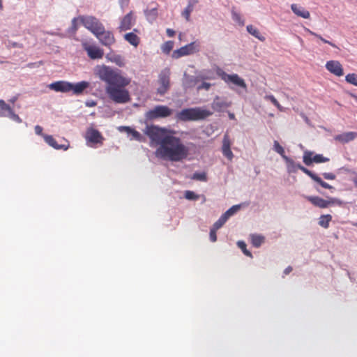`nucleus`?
Masks as SVG:
<instances>
[{
	"label": "nucleus",
	"mask_w": 357,
	"mask_h": 357,
	"mask_svg": "<svg viewBox=\"0 0 357 357\" xmlns=\"http://www.w3.org/2000/svg\"><path fill=\"white\" fill-rule=\"evenodd\" d=\"M99 78L107 83L105 91L109 98L115 103L124 104L130 101V96L126 86L130 79L112 68L103 66L98 71Z\"/></svg>",
	"instance_id": "1"
},
{
	"label": "nucleus",
	"mask_w": 357,
	"mask_h": 357,
	"mask_svg": "<svg viewBox=\"0 0 357 357\" xmlns=\"http://www.w3.org/2000/svg\"><path fill=\"white\" fill-rule=\"evenodd\" d=\"M188 153V148L182 143L180 138L172 134L165 139L164 144L159 146L155 152L157 158L173 162L183 160L187 158Z\"/></svg>",
	"instance_id": "2"
},
{
	"label": "nucleus",
	"mask_w": 357,
	"mask_h": 357,
	"mask_svg": "<svg viewBox=\"0 0 357 357\" xmlns=\"http://www.w3.org/2000/svg\"><path fill=\"white\" fill-rule=\"evenodd\" d=\"M90 83L87 81H82L73 84L67 81H56L49 85V89L56 92L68 93L72 91L74 95L79 96L84 91L88 89Z\"/></svg>",
	"instance_id": "3"
},
{
	"label": "nucleus",
	"mask_w": 357,
	"mask_h": 357,
	"mask_svg": "<svg viewBox=\"0 0 357 357\" xmlns=\"http://www.w3.org/2000/svg\"><path fill=\"white\" fill-rule=\"evenodd\" d=\"M213 112L202 107L183 109L176 115L178 120L182 121L204 120L211 116Z\"/></svg>",
	"instance_id": "4"
},
{
	"label": "nucleus",
	"mask_w": 357,
	"mask_h": 357,
	"mask_svg": "<svg viewBox=\"0 0 357 357\" xmlns=\"http://www.w3.org/2000/svg\"><path fill=\"white\" fill-rule=\"evenodd\" d=\"M144 132L150 138L151 143L160 146L172 135V131L155 125L146 126Z\"/></svg>",
	"instance_id": "5"
},
{
	"label": "nucleus",
	"mask_w": 357,
	"mask_h": 357,
	"mask_svg": "<svg viewBox=\"0 0 357 357\" xmlns=\"http://www.w3.org/2000/svg\"><path fill=\"white\" fill-rule=\"evenodd\" d=\"M216 73L225 83H231L237 86L242 88L244 91H247V84L245 80L239 77L238 75H229L220 68H217Z\"/></svg>",
	"instance_id": "6"
},
{
	"label": "nucleus",
	"mask_w": 357,
	"mask_h": 357,
	"mask_svg": "<svg viewBox=\"0 0 357 357\" xmlns=\"http://www.w3.org/2000/svg\"><path fill=\"white\" fill-rule=\"evenodd\" d=\"M79 22L95 36L102 30V24L95 17L81 15Z\"/></svg>",
	"instance_id": "7"
},
{
	"label": "nucleus",
	"mask_w": 357,
	"mask_h": 357,
	"mask_svg": "<svg viewBox=\"0 0 357 357\" xmlns=\"http://www.w3.org/2000/svg\"><path fill=\"white\" fill-rule=\"evenodd\" d=\"M200 49L199 43L193 41L179 49L174 50L172 52V56L173 59H178L182 56H188L198 52Z\"/></svg>",
	"instance_id": "8"
},
{
	"label": "nucleus",
	"mask_w": 357,
	"mask_h": 357,
	"mask_svg": "<svg viewBox=\"0 0 357 357\" xmlns=\"http://www.w3.org/2000/svg\"><path fill=\"white\" fill-rule=\"evenodd\" d=\"M173 110L166 105H157L148 111L145 116L147 119L153 120L159 118H166L172 115Z\"/></svg>",
	"instance_id": "9"
},
{
	"label": "nucleus",
	"mask_w": 357,
	"mask_h": 357,
	"mask_svg": "<svg viewBox=\"0 0 357 357\" xmlns=\"http://www.w3.org/2000/svg\"><path fill=\"white\" fill-rule=\"evenodd\" d=\"M158 83L159 86L157 89V93L162 96L165 94L170 87V72L169 69H166L160 73Z\"/></svg>",
	"instance_id": "10"
},
{
	"label": "nucleus",
	"mask_w": 357,
	"mask_h": 357,
	"mask_svg": "<svg viewBox=\"0 0 357 357\" xmlns=\"http://www.w3.org/2000/svg\"><path fill=\"white\" fill-rule=\"evenodd\" d=\"M0 117H9L18 123L22 122V119L14 112L13 108L3 100H0Z\"/></svg>",
	"instance_id": "11"
},
{
	"label": "nucleus",
	"mask_w": 357,
	"mask_h": 357,
	"mask_svg": "<svg viewBox=\"0 0 357 357\" xmlns=\"http://www.w3.org/2000/svg\"><path fill=\"white\" fill-rule=\"evenodd\" d=\"M314 153L312 151H306L303 153V162L307 165H311L313 162L315 163H322L326 162L329 161V158L324 157L321 154H316L313 155Z\"/></svg>",
	"instance_id": "12"
},
{
	"label": "nucleus",
	"mask_w": 357,
	"mask_h": 357,
	"mask_svg": "<svg viewBox=\"0 0 357 357\" xmlns=\"http://www.w3.org/2000/svg\"><path fill=\"white\" fill-rule=\"evenodd\" d=\"M83 49L86 52L88 56L91 59H102L104 56V51L98 46L89 45L86 42L82 43Z\"/></svg>",
	"instance_id": "13"
},
{
	"label": "nucleus",
	"mask_w": 357,
	"mask_h": 357,
	"mask_svg": "<svg viewBox=\"0 0 357 357\" xmlns=\"http://www.w3.org/2000/svg\"><path fill=\"white\" fill-rule=\"evenodd\" d=\"M100 42L105 46L109 47L115 43L113 33L109 31H105L104 26L102 30L96 35Z\"/></svg>",
	"instance_id": "14"
},
{
	"label": "nucleus",
	"mask_w": 357,
	"mask_h": 357,
	"mask_svg": "<svg viewBox=\"0 0 357 357\" xmlns=\"http://www.w3.org/2000/svg\"><path fill=\"white\" fill-rule=\"evenodd\" d=\"M297 168L301 170L303 173L309 176L313 181L319 183L321 187L326 189H333V187L329 185L328 183L324 181L319 176H318L316 174L313 173L308 169L298 164L297 165Z\"/></svg>",
	"instance_id": "15"
},
{
	"label": "nucleus",
	"mask_w": 357,
	"mask_h": 357,
	"mask_svg": "<svg viewBox=\"0 0 357 357\" xmlns=\"http://www.w3.org/2000/svg\"><path fill=\"white\" fill-rule=\"evenodd\" d=\"M305 197L314 206L321 208H326L335 202L333 199H331L330 200H326L318 196H305Z\"/></svg>",
	"instance_id": "16"
},
{
	"label": "nucleus",
	"mask_w": 357,
	"mask_h": 357,
	"mask_svg": "<svg viewBox=\"0 0 357 357\" xmlns=\"http://www.w3.org/2000/svg\"><path fill=\"white\" fill-rule=\"evenodd\" d=\"M135 23V17L132 11H130L121 20L119 29L121 31H127Z\"/></svg>",
	"instance_id": "17"
},
{
	"label": "nucleus",
	"mask_w": 357,
	"mask_h": 357,
	"mask_svg": "<svg viewBox=\"0 0 357 357\" xmlns=\"http://www.w3.org/2000/svg\"><path fill=\"white\" fill-rule=\"evenodd\" d=\"M85 137L87 142L93 144H102L104 139L101 133L98 130L92 128L86 130Z\"/></svg>",
	"instance_id": "18"
},
{
	"label": "nucleus",
	"mask_w": 357,
	"mask_h": 357,
	"mask_svg": "<svg viewBox=\"0 0 357 357\" xmlns=\"http://www.w3.org/2000/svg\"><path fill=\"white\" fill-rule=\"evenodd\" d=\"M325 66L327 70L336 76L340 77L344 74L342 66L338 61H328L326 62Z\"/></svg>",
	"instance_id": "19"
},
{
	"label": "nucleus",
	"mask_w": 357,
	"mask_h": 357,
	"mask_svg": "<svg viewBox=\"0 0 357 357\" xmlns=\"http://www.w3.org/2000/svg\"><path fill=\"white\" fill-rule=\"evenodd\" d=\"M273 146H274V150L278 153H279L284 158V160L286 161V162L289 165V167H291L292 169L291 171L295 172L296 170V169H298L297 165L298 164H297V165L295 164V162H294L293 160H291V158H289L287 155H285L284 150L283 147L279 144V142L278 141H274Z\"/></svg>",
	"instance_id": "20"
},
{
	"label": "nucleus",
	"mask_w": 357,
	"mask_h": 357,
	"mask_svg": "<svg viewBox=\"0 0 357 357\" xmlns=\"http://www.w3.org/2000/svg\"><path fill=\"white\" fill-rule=\"evenodd\" d=\"M222 154L229 160H231L234 155L231 151V142L229 137L227 134H225L222 141Z\"/></svg>",
	"instance_id": "21"
},
{
	"label": "nucleus",
	"mask_w": 357,
	"mask_h": 357,
	"mask_svg": "<svg viewBox=\"0 0 357 357\" xmlns=\"http://www.w3.org/2000/svg\"><path fill=\"white\" fill-rule=\"evenodd\" d=\"M43 139L48 145L57 150L63 149L66 151L69 147V142L68 141H66V144H59L52 135H43Z\"/></svg>",
	"instance_id": "22"
},
{
	"label": "nucleus",
	"mask_w": 357,
	"mask_h": 357,
	"mask_svg": "<svg viewBox=\"0 0 357 357\" xmlns=\"http://www.w3.org/2000/svg\"><path fill=\"white\" fill-rule=\"evenodd\" d=\"M136 33H139V30L134 29L133 31L127 33L124 35V39L134 47H137L140 43V38Z\"/></svg>",
	"instance_id": "23"
},
{
	"label": "nucleus",
	"mask_w": 357,
	"mask_h": 357,
	"mask_svg": "<svg viewBox=\"0 0 357 357\" xmlns=\"http://www.w3.org/2000/svg\"><path fill=\"white\" fill-rule=\"evenodd\" d=\"M357 137V132H347L336 135L334 139L341 143L345 144L355 139Z\"/></svg>",
	"instance_id": "24"
},
{
	"label": "nucleus",
	"mask_w": 357,
	"mask_h": 357,
	"mask_svg": "<svg viewBox=\"0 0 357 357\" xmlns=\"http://www.w3.org/2000/svg\"><path fill=\"white\" fill-rule=\"evenodd\" d=\"M291 8L292 11L298 17L304 19H308L310 17V12L298 4H292L291 6Z\"/></svg>",
	"instance_id": "25"
},
{
	"label": "nucleus",
	"mask_w": 357,
	"mask_h": 357,
	"mask_svg": "<svg viewBox=\"0 0 357 357\" xmlns=\"http://www.w3.org/2000/svg\"><path fill=\"white\" fill-rule=\"evenodd\" d=\"M207 79L206 77H197L192 80V86H197V91L201 90H206L208 91L211 86V84L206 82H201L202 79Z\"/></svg>",
	"instance_id": "26"
},
{
	"label": "nucleus",
	"mask_w": 357,
	"mask_h": 357,
	"mask_svg": "<svg viewBox=\"0 0 357 357\" xmlns=\"http://www.w3.org/2000/svg\"><path fill=\"white\" fill-rule=\"evenodd\" d=\"M198 3V0H190L188 1V6L182 12V16L186 20V21L189 22L190 19V14L194 10L195 6Z\"/></svg>",
	"instance_id": "27"
},
{
	"label": "nucleus",
	"mask_w": 357,
	"mask_h": 357,
	"mask_svg": "<svg viewBox=\"0 0 357 357\" xmlns=\"http://www.w3.org/2000/svg\"><path fill=\"white\" fill-rule=\"evenodd\" d=\"M121 130H125L127 132L128 134L131 135L132 139L137 141L143 142L144 140V138L142 136V135L135 129H132L128 126H123L121 128Z\"/></svg>",
	"instance_id": "28"
},
{
	"label": "nucleus",
	"mask_w": 357,
	"mask_h": 357,
	"mask_svg": "<svg viewBox=\"0 0 357 357\" xmlns=\"http://www.w3.org/2000/svg\"><path fill=\"white\" fill-rule=\"evenodd\" d=\"M212 108L217 112L221 111L222 108L227 107L226 102L221 100L219 97H216L211 104Z\"/></svg>",
	"instance_id": "29"
},
{
	"label": "nucleus",
	"mask_w": 357,
	"mask_h": 357,
	"mask_svg": "<svg viewBox=\"0 0 357 357\" xmlns=\"http://www.w3.org/2000/svg\"><path fill=\"white\" fill-rule=\"evenodd\" d=\"M246 29H247L248 32L250 34H251L252 36H253L254 37L257 38V39H259L261 41H264L265 40V37L263 36L260 33V31H259V29H257L253 25H251V24L250 25H248Z\"/></svg>",
	"instance_id": "30"
},
{
	"label": "nucleus",
	"mask_w": 357,
	"mask_h": 357,
	"mask_svg": "<svg viewBox=\"0 0 357 357\" xmlns=\"http://www.w3.org/2000/svg\"><path fill=\"white\" fill-rule=\"evenodd\" d=\"M332 220V216L330 214L327 215H321L319 218V225L327 229L329 227V223Z\"/></svg>",
	"instance_id": "31"
},
{
	"label": "nucleus",
	"mask_w": 357,
	"mask_h": 357,
	"mask_svg": "<svg viewBox=\"0 0 357 357\" xmlns=\"http://www.w3.org/2000/svg\"><path fill=\"white\" fill-rule=\"evenodd\" d=\"M79 22V16L78 17H74L71 22V26L68 29V33L75 36L78 30V23Z\"/></svg>",
	"instance_id": "32"
},
{
	"label": "nucleus",
	"mask_w": 357,
	"mask_h": 357,
	"mask_svg": "<svg viewBox=\"0 0 357 357\" xmlns=\"http://www.w3.org/2000/svg\"><path fill=\"white\" fill-rule=\"evenodd\" d=\"M305 31L308 33L309 34L317 38L318 39H319L320 40H321L323 43H327L328 45H330L331 46L333 47H335V48H337V47L336 46L335 44L333 43L332 42L329 41V40H326L325 38H324L321 35L319 34H317V33L311 31L310 29H309L308 28H306L305 27Z\"/></svg>",
	"instance_id": "33"
},
{
	"label": "nucleus",
	"mask_w": 357,
	"mask_h": 357,
	"mask_svg": "<svg viewBox=\"0 0 357 357\" xmlns=\"http://www.w3.org/2000/svg\"><path fill=\"white\" fill-rule=\"evenodd\" d=\"M264 241V237L261 235L254 234L251 236V242L253 246L259 248Z\"/></svg>",
	"instance_id": "34"
},
{
	"label": "nucleus",
	"mask_w": 357,
	"mask_h": 357,
	"mask_svg": "<svg viewBox=\"0 0 357 357\" xmlns=\"http://www.w3.org/2000/svg\"><path fill=\"white\" fill-rule=\"evenodd\" d=\"M174 43L172 40L164 43L161 46V50L163 53L168 54L172 50Z\"/></svg>",
	"instance_id": "35"
},
{
	"label": "nucleus",
	"mask_w": 357,
	"mask_h": 357,
	"mask_svg": "<svg viewBox=\"0 0 357 357\" xmlns=\"http://www.w3.org/2000/svg\"><path fill=\"white\" fill-rule=\"evenodd\" d=\"M228 220V218L223 213L220 218L213 224V228L215 229L218 230L220 228H221L224 224L227 222Z\"/></svg>",
	"instance_id": "36"
},
{
	"label": "nucleus",
	"mask_w": 357,
	"mask_h": 357,
	"mask_svg": "<svg viewBox=\"0 0 357 357\" xmlns=\"http://www.w3.org/2000/svg\"><path fill=\"white\" fill-rule=\"evenodd\" d=\"M264 98L267 100H270L280 112L284 111L282 106L273 95H266Z\"/></svg>",
	"instance_id": "37"
},
{
	"label": "nucleus",
	"mask_w": 357,
	"mask_h": 357,
	"mask_svg": "<svg viewBox=\"0 0 357 357\" xmlns=\"http://www.w3.org/2000/svg\"><path fill=\"white\" fill-rule=\"evenodd\" d=\"M345 79L347 82L357 86V75L356 74H355V73L348 74L346 76Z\"/></svg>",
	"instance_id": "38"
},
{
	"label": "nucleus",
	"mask_w": 357,
	"mask_h": 357,
	"mask_svg": "<svg viewBox=\"0 0 357 357\" xmlns=\"http://www.w3.org/2000/svg\"><path fill=\"white\" fill-rule=\"evenodd\" d=\"M192 178L194 180L201 181H207V176L206 173H198L195 172L192 176Z\"/></svg>",
	"instance_id": "39"
},
{
	"label": "nucleus",
	"mask_w": 357,
	"mask_h": 357,
	"mask_svg": "<svg viewBox=\"0 0 357 357\" xmlns=\"http://www.w3.org/2000/svg\"><path fill=\"white\" fill-rule=\"evenodd\" d=\"M239 208L240 205H234L229 208L224 214L229 218L230 216L233 215Z\"/></svg>",
	"instance_id": "40"
},
{
	"label": "nucleus",
	"mask_w": 357,
	"mask_h": 357,
	"mask_svg": "<svg viewBox=\"0 0 357 357\" xmlns=\"http://www.w3.org/2000/svg\"><path fill=\"white\" fill-rule=\"evenodd\" d=\"M238 247L241 249L243 252L248 257H252L251 252L247 250L246 248V244L243 241H238Z\"/></svg>",
	"instance_id": "41"
},
{
	"label": "nucleus",
	"mask_w": 357,
	"mask_h": 357,
	"mask_svg": "<svg viewBox=\"0 0 357 357\" xmlns=\"http://www.w3.org/2000/svg\"><path fill=\"white\" fill-rule=\"evenodd\" d=\"M185 197L189 200H196L199 198V195H196L194 192L187 190L185 192Z\"/></svg>",
	"instance_id": "42"
},
{
	"label": "nucleus",
	"mask_w": 357,
	"mask_h": 357,
	"mask_svg": "<svg viewBox=\"0 0 357 357\" xmlns=\"http://www.w3.org/2000/svg\"><path fill=\"white\" fill-rule=\"evenodd\" d=\"M232 17H233V20L238 22L239 24L241 25H244V20L241 19V17L239 14L236 13H232Z\"/></svg>",
	"instance_id": "43"
},
{
	"label": "nucleus",
	"mask_w": 357,
	"mask_h": 357,
	"mask_svg": "<svg viewBox=\"0 0 357 357\" xmlns=\"http://www.w3.org/2000/svg\"><path fill=\"white\" fill-rule=\"evenodd\" d=\"M216 231H217V229H215L213 227L210 230L209 236H210V239L212 242H215L217 241Z\"/></svg>",
	"instance_id": "44"
},
{
	"label": "nucleus",
	"mask_w": 357,
	"mask_h": 357,
	"mask_svg": "<svg viewBox=\"0 0 357 357\" xmlns=\"http://www.w3.org/2000/svg\"><path fill=\"white\" fill-rule=\"evenodd\" d=\"M322 175H323L324 178L327 180H334L336 178L335 174H334L333 173L325 172V173H323Z\"/></svg>",
	"instance_id": "45"
},
{
	"label": "nucleus",
	"mask_w": 357,
	"mask_h": 357,
	"mask_svg": "<svg viewBox=\"0 0 357 357\" xmlns=\"http://www.w3.org/2000/svg\"><path fill=\"white\" fill-rule=\"evenodd\" d=\"M35 132L38 135H40L43 137V135H46L45 134L43 133V128L40 126H36L34 128Z\"/></svg>",
	"instance_id": "46"
},
{
	"label": "nucleus",
	"mask_w": 357,
	"mask_h": 357,
	"mask_svg": "<svg viewBox=\"0 0 357 357\" xmlns=\"http://www.w3.org/2000/svg\"><path fill=\"white\" fill-rule=\"evenodd\" d=\"M166 33L169 37H173L175 35V31L172 29H167Z\"/></svg>",
	"instance_id": "47"
},
{
	"label": "nucleus",
	"mask_w": 357,
	"mask_h": 357,
	"mask_svg": "<svg viewBox=\"0 0 357 357\" xmlns=\"http://www.w3.org/2000/svg\"><path fill=\"white\" fill-rule=\"evenodd\" d=\"M292 271V267L291 266H288L287 267L284 271V275H288Z\"/></svg>",
	"instance_id": "48"
},
{
	"label": "nucleus",
	"mask_w": 357,
	"mask_h": 357,
	"mask_svg": "<svg viewBox=\"0 0 357 357\" xmlns=\"http://www.w3.org/2000/svg\"><path fill=\"white\" fill-rule=\"evenodd\" d=\"M17 100V96H14L11 99L9 100V101L11 102V103H14L16 100Z\"/></svg>",
	"instance_id": "49"
},
{
	"label": "nucleus",
	"mask_w": 357,
	"mask_h": 357,
	"mask_svg": "<svg viewBox=\"0 0 357 357\" xmlns=\"http://www.w3.org/2000/svg\"><path fill=\"white\" fill-rule=\"evenodd\" d=\"M229 118H230L231 119H234V118H235V116H234V114H229Z\"/></svg>",
	"instance_id": "50"
},
{
	"label": "nucleus",
	"mask_w": 357,
	"mask_h": 357,
	"mask_svg": "<svg viewBox=\"0 0 357 357\" xmlns=\"http://www.w3.org/2000/svg\"><path fill=\"white\" fill-rule=\"evenodd\" d=\"M2 8H3V6H2L1 0H0V10H1Z\"/></svg>",
	"instance_id": "51"
},
{
	"label": "nucleus",
	"mask_w": 357,
	"mask_h": 357,
	"mask_svg": "<svg viewBox=\"0 0 357 357\" xmlns=\"http://www.w3.org/2000/svg\"><path fill=\"white\" fill-rule=\"evenodd\" d=\"M182 33H179L178 38L180 40H181Z\"/></svg>",
	"instance_id": "52"
},
{
	"label": "nucleus",
	"mask_w": 357,
	"mask_h": 357,
	"mask_svg": "<svg viewBox=\"0 0 357 357\" xmlns=\"http://www.w3.org/2000/svg\"><path fill=\"white\" fill-rule=\"evenodd\" d=\"M91 105H95L94 102H91Z\"/></svg>",
	"instance_id": "53"
},
{
	"label": "nucleus",
	"mask_w": 357,
	"mask_h": 357,
	"mask_svg": "<svg viewBox=\"0 0 357 357\" xmlns=\"http://www.w3.org/2000/svg\"><path fill=\"white\" fill-rule=\"evenodd\" d=\"M91 105H95L94 102H91Z\"/></svg>",
	"instance_id": "54"
},
{
	"label": "nucleus",
	"mask_w": 357,
	"mask_h": 357,
	"mask_svg": "<svg viewBox=\"0 0 357 357\" xmlns=\"http://www.w3.org/2000/svg\"><path fill=\"white\" fill-rule=\"evenodd\" d=\"M356 186H357V181H356Z\"/></svg>",
	"instance_id": "55"
},
{
	"label": "nucleus",
	"mask_w": 357,
	"mask_h": 357,
	"mask_svg": "<svg viewBox=\"0 0 357 357\" xmlns=\"http://www.w3.org/2000/svg\"><path fill=\"white\" fill-rule=\"evenodd\" d=\"M126 1H128V0H126Z\"/></svg>",
	"instance_id": "56"
}]
</instances>
